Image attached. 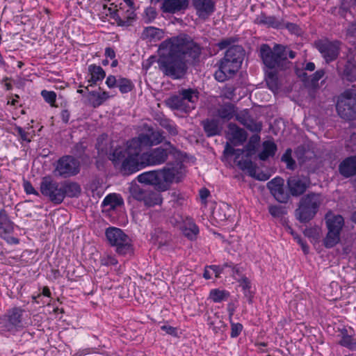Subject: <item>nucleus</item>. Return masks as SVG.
Masks as SVG:
<instances>
[{"mask_svg": "<svg viewBox=\"0 0 356 356\" xmlns=\"http://www.w3.org/2000/svg\"><path fill=\"white\" fill-rule=\"evenodd\" d=\"M159 70L174 79H181L187 71V62L200 60L202 47L191 37L181 34L163 41L159 45Z\"/></svg>", "mask_w": 356, "mask_h": 356, "instance_id": "f257e3e1", "label": "nucleus"}, {"mask_svg": "<svg viewBox=\"0 0 356 356\" xmlns=\"http://www.w3.org/2000/svg\"><path fill=\"white\" fill-rule=\"evenodd\" d=\"M260 56L266 67L270 70H284L288 67L290 62L288 56L293 59L296 57V52L289 50L286 46L275 44L273 48L267 44L260 47Z\"/></svg>", "mask_w": 356, "mask_h": 356, "instance_id": "f03ea898", "label": "nucleus"}, {"mask_svg": "<svg viewBox=\"0 0 356 356\" xmlns=\"http://www.w3.org/2000/svg\"><path fill=\"white\" fill-rule=\"evenodd\" d=\"M323 199L320 193H309L303 195L295 211L296 219L305 223L312 220L318 213Z\"/></svg>", "mask_w": 356, "mask_h": 356, "instance_id": "7ed1b4c3", "label": "nucleus"}, {"mask_svg": "<svg viewBox=\"0 0 356 356\" xmlns=\"http://www.w3.org/2000/svg\"><path fill=\"white\" fill-rule=\"evenodd\" d=\"M108 243L115 248V252L120 255H126L133 252L131 240L121 229L109 227L105 231Z\"/></svg>", "mask_w": 356, "mask_h": 356, "instance_id": "20e7f679", "label": "nucleus"}, {"mask_svg": "<svg viewBox=\"0 0 356 356\" xmlns=\"http://www.w3.org/2000/svg\"><path fill=\"white\" fill-rule=\"evenodd\" d=\"M339 115L346 120L356 119V90L348 89L340 96L337 103Z\"/></svg>", "mask_w": 356, "mask_h": 356, "instance_id": "39448f33", "label": "nucleus"}, {"mask_svg": "<svg viewBox=\"0 0 356 356\" xmlns=\"http://www.w3.org/2000/svg\"><path fill=\"white\" fill-rule=\"evenodd\" d=\"M131 140L128 141V155L122 163V170L126 174H131L145 166L142 159V150L139 147L131 145Z\"/></svg>", "mask_w": 356, "mask_h": 356, "instance_id": "423d86ee", "label": "nucleus"}, {"mask_svg": "<svg viewBox=\"0 0 356 356\" xmlns=\"http://www.w3.org/2000/svg\"><path fill=\"white\" fill-rule=\"evenodd\" d=\"M41 193L47 197L54 204H60L63 201V192L61 183L53 180L50 177H44L40 184Z\"/></svg>", "mask_w": 356, "mask_h": 356, "instance_id": "0eeeda50", "label": "nucleus"}, {"mask_svg": "<svg viewBox=\"0 0 356 356\" xmlns=\"http://www.w3.org/2000/svg\"><path fill=\"white\" fill-rule=\"evenodd\" d=\"M79 172V162L72 156H64L57 161L55 172L66 178L76 175Z\"/></svg>", "mask_w": 356, "mask_h": 356, "instance_id": "6e6552de", "label": "nucleus"}, {"mask_svg": "<svg viewBox=\"0 0 356 356\" xmlns=\"http://www.w3.org/2000/svg\"><path fill=\"white\" fill-rule=\"evenodd\" d=\"M23 310L18 307L10 309L8 314L2 318L0 317V330L12 331L22 327Z\"/></svg>", "mask_w": 356, "mask_h": 356, "instance_id": "1a4fd4ad", "label": "nucleus"}, {"mask_svg": "<svg viewBox=\"0 0 356 356\" xmlns=\"http://www.w3.org/2000/svg\"><path fill=\"white\" fill-rule=\"evenodd\" d=\"M131 140V145L138 146L143 150L145 147L160 143L163 140V136L159 131H154L153 128L149 127L146 134H140L137 138Z\"/></svg>", "mask_w": 356, "mask_h": 356, "instance_id": "9d476101", "label": "nucleus"}, {"mask_svg": "<svg viewBox=\"0 0 356 356\" xmlns=\"http://www.w3.org/2000/svg\"><path fill=\"white\" fill-rule=\"evenodd\" d=\"M310 180L303 175H293L287 179V188L293 197L302 195L310 186Z\"/></svg>", "mask_w": 356, "mask_h": 356, "instance_id": "9b49d317", "label": "nucleus"}, {"mask_svg": "<svg viewBox=\"0 0 356 356\" xmlns=\"http://www.w3.org/2000/svg\"><path fill=\"white\" fill-rule=\"evenodd\" d=\"M316 47L327 63L334 60L339 56L340 42L338 41H319Z\"/></svg>", "mask_w": 356, "mask_h": 356, "instance_id": "f8f14e48", "label": "nucleus"}, {"mask_svg": "<svg viewBox=\"0 0 356 356\" xmlns=\"http://www.w3.org/2000/svg\"><path fill=\"white\" fill-rule=\"evenodd\" d=\"M159 170L148 171L139 175L137 180L142 184L154 186L159 191H165L168 190V186L164 181L161 182Z\"/></svg>", "mask_w": 356, "mask_h": 356, "instance_id": "ddd939ff", "label": "nucleus"}, {"mask_svg": "<svg viewBox=\"0 0 356 356\" xmlns=\"http://www.w3.org/2000/svg\"><path fill=\"white\" fill-rule=\"evenodd\" d=\"M338 69L341 70L343 79L349 81H356V56L351 53L348 54L344 63L339 62Z\"/></svg>", "mask_w": 356, "mask_h": 356, "instance_id": "4468645a", "label": "nucleus"}, {"mask_svg": "<svg viewBox=\"0 0 356 356\" xmlns=\"http://www.w3.org/2000/svg\"><path fill=\"white\" fill-rule=\"evenodd\" d=\"M284 179L282 177H277L273 179L267 184V186L270 193L278 202L286 203L289 200V194L284 188Z\"/></svg>", "mask_w": 356, "mask_h": 356, "instance_id": "2eb2a0df", "label": "nucleus"}, {"mask_svg": "<svg viewBox=\"0 0 356 356\" xmlns=\"http://www.w3.org/2000/svg\"><path fill=\"white\" fill-rule=\"evenodd\" d=\"M168 156L166 149L158 147L150 152L143 153L141 158L145 161V165H154L163 163L167 160Z\"/></svg>", "mask_w": 356, "mask_h": 356, "instance_id": "dca6fc26", "label": "nucleus"}, {"mask_svg": "<svg viewBox=\"0 0 356 356\" xmlns=\"http://www.w3.org/2000/svg\"><path fill=\"white\" fill-rule=\"evenodd\" d=\"M236 119L252 132H260L262 124L253 119L248 110H243L236 115Z\"/></svg>", "mask_w": 356, "mask_h": 356, "instance_id": "f3484780", "label": "nucleus"}, {"mask_svg": "<svg viewBox=\"0 0 356 356\" xmlns=\"http://www.w3.org/2000/svg\"><path fill=\"white\" fill-rule=\"evenodd\" d=\"M196 10L197 15L200 18H207L215 10V3L212 0H191Z\"/></svg>", "mask_w": 356, "mask_h": 356, "instance_id": "a211bd4d", "label": "nucleus"}, {"mask_svg": "<svg viewBox=\"0 0 356 356\" xmlns=\"http://www.w3.org/2000/svg\"><path fill=\"white\" fill-rule=\"evenodd\" d=\"M188 0H163L161 9L165 13H176L187 8Z\"/></svg>", "mask_w": 356, "mask_h": 356, "instance_id": "6ab92c4d", "label": "nucleus"}, {"mask_svg": "<svg viewBox=\"0 0 356 356\" xmlns=\"http://www.w3.org/2000/svg\"><path fill=\"white\" fill-rule=\"evenodd\" d=\"M229 140L234 145L243 144L247 139L246 131L236 124L229 123L228 125Z\"/></svg>", "mask_w": 356, "mask_h": 356, "instance_id": "aec40b11", "label": "nucleus"}, {"mask_svg": "<svg viewBox=\"0 0 356 356\" xmlns=\"http://www.w3.org/2000/svg\"><path fill=\"white\" fill-rule=\"evenodd\" d=\"M96 148L98 155L100 157H105L110 155L113 147V142L108 138V135L102 134L97 138Z\"/></svg>", "mask_w": 356, "mask_h": 356, "instance_id": "412c9836", "label": "nucleus"}, {"mask_svg": "<svg viewBox=\"0 0 356 356\" xmlns=\"http://www.w3.org/2000/svg\"><path fill=\"white\" fill-rule=\"evenodd\" d=\"M15 224L10 219L8 213L4 209H0V237L5 238V235L10 234L14 232Z\"/></svg>", "mask_w": 356, "mask_h": 356, "instance_id": "4be33fe9", "label": "nucleus"}, {"mask_svg": "<svg viewBox=\"0 0 356 356\" xmlns=\"http://www.w3.org/2000/svg\"><path fill=\"white\" fill-rule=\"evenodd\" d=\"M214 115L225 121H229L236 115L235 106L231 103L220 104L216 108Z\"/></svg>", "mask_w": 356, "mask_h": 356, "instance_id": "5701e85b", "label": "nucleus"}, {"mask_svg": "<svg viewBox=\"0 0 356 356\" xmlns=\"http://www.w3.org/2000/svg\"><path fill=\"white\" fill-rule=\"evenodd\" d=\"M340 173L346 177L356 174V155L348 157L341 163L339 167Z\"/></svg>", "mask_w": 356, "mask_h": 356, "instance_id": "b1692460", "label": "nucleus"}, {"mask_svg": "<svg viewBox=\"0 0 356 356\" xmlns=\"http://www.w3.org/2000/svg\"><path fill=\"white\" fill-rule=\"evenodd\" d=\"M201 124L207 137H212L221 134L222 127L216 119H206L202 121Z\"/></svg>", "mask_w": 356, "mask_h": 356, "instance_id": "393cba45", "label": "nucleus"}, {"mask_svg": "<svg viewBox=\"0 0 356 356\" xmlns=\"http://www.w3.org/2000/svg\"><path fill=\"white\" fill-rule=\"evenodd\" d=\"M183 234L190 240L195 239L199 233L198 227L190 218H186L180 226Z\"/></svg>", "mask_w": 356, "mask_h": 356, "instance_id": "a878e982", "label": "nucleus"}, {"mask_svg": "<svg viewBox=\"0 0 356 356\" xmlns=\"http://www.w3.org/2000/svg\"><path fill=\"white\" fill-rule=\"evenodd\" d=\"M166 105L173 110H179L186 113L190 111V106L184 103L182 96L179 92L178 95L170 96L165 100Z\"/></svg>", "mask_w": 356, "mask_h": 356, "instance_id": "bb28decb", "label": "nucleus"}, {"mask_svg": "<svg viewBox=\"0 0 356 356\" xmlns=\"http://www.w3.org/2000/svg\"><path fill=\"white\" fill-rule=\"evenodd\" d=\"M325 220L328 230L340 232L344 225V220L341 216L334 215L331 212L326 214Z\"/></svg>", "mask_w": 356, "mask_h": 356, "instance_id": "cd10ccee", "label": "nucleus"}, {"mask_svg": "<svg viewBox=\"0 0 356 356\" xmlns=\"http://www.w3.org/2000/svg\"><path fill=\"white\" fill-rule=\"evenodd\" d=\"M179 92L182 96L184 103L186 106H190V111L194 109L195 104L199 99V92L197 90L192 88L181 89L179 90Z\"/></svg>", "mask_w": 356, "mask_h": 356, "instance_id": "c85d7f7f", "label": "nucleus"}, {"mask_svg": "<svg viewBox=\"0 0 356 356\" xmlns=\"http://www.w3.org/2000/svg\"><path fill=\"white\" fill-rule=\"evenodd\" d=\"M224 57L241 65L244 57V50L240 45H233L227 50Z\"/></svg>", "mask_w": 356, "mask_h": 356, "instance_id": "c756f323", "label": "nucleus"}, {"mask_svg": "<svg viewBox=\"0 0 356 356\" xmlns=\"http://www.w3.org/2000/svg\"><path fill=\"white\" fill-rule=\"evenodd\" d=\"M254 23L260 25H266L268 27L278 29L282 26V22L274 16H268L264 13L258 15L255 19Z\"/></svg>", "mask_w": 356, "mask_h": 356, "instance_id": "7c9ffc66", "label": "nucleus"}, {"mask_svg": "<svg viewBox=\"0 0 356 356\" xmlns=\"http://www.w3.org/2000/svg\"><path fill=\"white\" fill-rule=\"evenodd\" d=\"M61 188L63 192V199L65 196L76 197L81 192L80 186L75 182H61Z\"/></svg>", "mask_w": 356, "mask_h": 356, "instance_id": "2f4dec72", "label": "nucleus"}, {"mask_svg": "<svg viewBox=\"0 0 356 356\" xmlns=\"http://www.w3.org/2000/svg\"><path fill=\"white\" fill-rule=\"evenodd\" d=\"M88 72L90 74V78L88 80L90 86L96 84L97 81L103 80L106 76V73L102 67L96 65H89Z\"/></svg>", "mask_w": 356, "mask_h": 356, "instance_id": "473e14b6", "label": "nucleus"}, {"mask_svg": "<svg viewBox=\"0 0 356 356\" xmlns=\"http://www.w3.org/2000/svg\"><path fill=\"white\" fill-rule=\"evenodd\" d=\"M128 155V143H127V147L124 148L122 147H118L113 149L111 152H110V155L108 159L113 161L115 165L122 163L123 160Z\"/></svg>", "mask_w": 356, "mask_h": 356, "instance_id": "72a5a7b5", "label": "nucleus"}, {"mask_svg": "<svg viewBox=\"0 0 356 356\" xmlns=\"http://www.w3.org/2000/svg\"><path fill=\"white\" fill-rule=\"evenodd\" d=\"M263 151L260 152L258 157L261 161H266L270 156H273L277 151L276 144L270 140L264 141L262 144Z\"/></svg>", "mask_w": 356, "mask_h": 356, "instance_id": "f704fd0d", "label": "nucleus"}, {"mask_svg": "<svg viewBox=\"0 0 356 356\" xmlns=\"http://www.w3.org/2000/svg\"><path fill=\"white\" fill-rule=\"evenodd\" d=\"M238 165L242 170H247L249 175L252 177L259 180H267L268 179V177L265 175L261 178L256 175V165L250 160L241 161Z\"/></svg>", "mask_w": 356, "mask_h": 356, "instance_id": "c9c22d12", "label": "nucleus"}, {"mask_svg": "<svg viewBox=\"0 0 356 356\" xmlns=\"http://www.w3.org/2000/svg\"><path fill=\"white\" fill-rule=\"evenodd\" d=\"M265 80L268 88L273 92H276L279 90V81L276 71L267 72Z\"/></svg>", "mask_w": 356, "mask_h": 356, "instance_id": "e433bc0d", "label": "nucleus"}, {"mask_svg": "<svg viewBox=\"0 0 356 356\" xmlns=\"http://www.w3.org/2000/svg\"><path fill=\"white\" fill-rule=\"evenodd\" d=\"M160 171V179L161 182L164 181L166 184L171 183L178 172L177 168L175 167H165ZM169 186V185H168Z\"/></svg>", "mask_w": 356, "mask_h": 356, "instance_id": "4c0bfd02", "label": "nucleus"}, {"mask_svg": "<svg viewBox=\"0 0 356 356\" xmlns=\"http://www.w3.org/2000/svg\"><path fill=\"white\" fill-rule=\"evenodd\" d=\"M143 202L145 205L150 207L161 204L162 198L159 193L147 191Z\"/></svg>", "mask_w": 356, "mask_h": 356, "instance_id": "58836bf2", "label": "nucleus"}, {"mask_svg": "<svg viewBox=\"0 0 356 356\" xmlns=\"http://www.w3.org/2000/svg\"><path fill=\"white\" fill-rule=\"evenodd\" d=\"M220 65L225 72H228L229 74L233 76L238 70L241 65L223 57L220 60Z\"/></svg>", "mask_w": 356, "mask_h": 356, "instance_id": "ea45409f", "label": "nucleus"}, {"mask_svg": "<svg viewBox=\"0 0 356 356\" xmlns=\"http://www.w3.org/2000/svg\"><path fill=\"white\" fill-rule=\"evenodd\" d=\"M123 204L122 197L115 193L108 195L103 200L102 205L104 207L109 206L111 209L120 206Z\"/></svg>", "mask_w": 356, "mask_h": 356, "instance_id": "a19ab883", "label": "nucleus"}, {"mask_svg": "<svg viewBox=\"0 0 356 356\" xmlns=\"http://www.w3.org/2000/svg\"><path fill=\"white\" fill-rule=\"evenodd\" d=\"M343 337L339 341V343L344 347H346L352 350H356V340H354L351 336L347 334L346 330H343L341 332Z\"/></svg>", "mask_w": 356, "mask_h": 356, "instance_id": "79ce46f5", "label": "nucleus"}, {"mask_svg": "<svg viewBox=\"0 0 356 356\" xmlns=\"http://www.w3.org/2000/svg\"><path fill=\"white\" fill-rule=\"evenodd\" d=\"M340 232L328 230L327 234L324 239V245L326 248H332L339 241Z\"/></svg>", "mask_w": 356, "mask_h": 356, "instance_id": "37998d69", "label": "nucleus"}, {"mask_svg": "<svg viewBox=\"0 0 356 356\" xmlns=\"http://www.w3.org/2000/svg\"><path fill=\"white\" fill-rule=\"evenodd\" d=\"M90 95L95 98L92 102L95 107L102 105L110 97L108 93L106 91H103L102 92L97 91H91L90 92Z\"/></svg>", "mask_w": 356, "mask_h": 356, "instance_id": "c03bdc74", "label": "nucleus"}, {"mask_svg": "<svg viewBox=\"0 0 356 356\" xmlns=\"http://www.w3.org/2000/svg\"><path fill=\"white\" fill-rule=\"evenodd\" d=\"M229 294L226 291H221L219 289H213L211 291L209 297L214 302H220L223 300L227 299Z\"/></svg>", "mask_w": 356, "mask_h": 356, "instance_id": "a18cd8bd", "label": "nucleus"}, {"mask_svg": "<svg viewBox=\"0 0 356 356\" xmlns=\"http://www.w3.org/2000/svg\"><path fill=\"white\" fill-rule=\"evenodd\" d=\"M119 88L120 91L122 93H127L130 92L134 86L132 82L126 78H120L118 80V86Z\"/></svg>", "mask_w": 356, "mask_h": 356, "instance_id": "49530a36", "label": "nucleus"}, {"mask_svg": "<svg viewBox=\"0 0 356 356\" xmlns=\"http://www.w3.org/2000/svg\"><path fill=\"white\" fill-rule=\"evenodd\" d=\"M282 161L286 164V168L293 170L296 166V162L291 156V149H287L281 158Z\"/></svg>", "mask_w": 356, "mask_h": 356, "instance_id": "de8ad7c7", "label": "nucleus"}, {"mask_svg": "<svg viewBox=\"0 0 356 356\" xmlns=\"http://www.w3.org/2000/svg\"><path fill=\"white\" fill-rule=\"evenodd\" d=\"M147 191L143 190L138 186H132L130 188V193L133 197L138 201H142L145 198V195Z\"/></svg>", "mask_w": 356, "mask_h": 356, "instance_id": "09e8293b", "label": "nucleus"}, {"mask_svg": "<svg viewBox=\"0 0 356 356\" xmlns=\"http://www.w3.org/2000/svg\"><path fill=\"white\" fill-rule=\"evenodd\" d=\"M230 268V273L232 276L237 281V279L242 278V277H245L243 275L244 269L243 267L238 265H232L228 264V267Z\"/></svg>", "mask_w": 356, "mask_h": 356, "instance_id": "8fccbe9b", "label": "nucleus"}, {"mask_svg": "<svg viewBox=\"0 0 356 356\" xmlns=\"http://www.w3.org/2000/svg\"><path fill=\"white\" fill-rule=\"evenodd\" d=\"M268 211L270 215L275 218H280L286 213V211L283 207L275 205L269 206Z\"/></svg>", "mask_w": 356, "mask_h": 356, "instance_id": "3c124183", "label": "nucleus"}, {"mask_svg": "<svg viewBox=\"0 0 356 356\" xmlns=\"http://www.w3.org/2000/svg\"><path fill=\"white\" fill-rule=\"evenodd\" d=\"M325 71L323 70H317L314 74L311 76L309 81L310 85L314 88L318 86V81L323 77Z\"/></svg>", "mask_w": 356, "mask_h": 356, "instance_id": "603ef678", "label": "nucleus"}, {"mask_svg": "<svg viewBox=\"0 0 356 356\" xmlns=\"http://www.w3.org/2000/svg\"><path fill=\"white\" fill-rule=\"evenodd\" d=\"M41 95L46 102L49 103L51 106H54L56 99V94L54 91L42 90Z\"/></svg>", "mask_w": 356, "mask_h": 356, "instance_id": "864d4df0", "label": "nucleus"}, {"mask_svg": "<svg viewBox=\"0 0 356 356\" xmlns=\"http://www.w3.org/2000/svg\"><path fill=\"white\" fill-rule=\"evenodd\" d=\"M214 76L216 79L220 82L225 81L228 78L232 76L228 72H225L224 69L221 67V65H219V69L215 72Z\"/></svg>", "mask_w": 356, "mask_h": 356, "instance_id": "5fc2aeb1", "label": "nucleus"}, {"mask_svg": "<svg viewBox=\"0 0 356 356\" xmlns=\"http://www.w3.org/2000/svg\"><path fill=\"white\" fill-rule=\"evenodd\" d=\"M161 125L166 129L171 135L175 136L178 133L176 127L168 119L162 120L161 122Z\"/></svg>", "mask_w": 356, "mask_h": 356, "instance_id": "6e6d98bb", "label": "nucleus"}, {"mask_svg": "<svg viewBox=\"0 0 356 356\" xmlns=\"http://www.w3.org/2000/svg\"><path fill=\"white\" fill-rule=\"evenodd\" d=\"M156 17V12L152 7H149L145 9L144 21L145 23H149L154 20Z\"/></svg>", "mask_w": 356, "mask_h": 356, "instance_id": "4d7b16f0", "label": "nucleus"}, {"mask_svg": "<svg viewBox=\"0 0 356 356\" xmlns=\"http://www.w3.org/2000/svg\"><path fill=\"white\" fill-rule=\"evenodd\" d=\"M159 29L152 26L147 27L143 32V37L144 38H154L159 33Z\"/></svg>", "mask_w": 356, "mask_h": 356, "instance_id": "13d9d810", "label": "nucleus"}, {"mask_svg": "<svg viewBox=\"0 0 356 356\" xmlns=\"http://www.w3.org/2000/svg\"><path fill=\"white\" fill-rule=\"evenodd\" d=\"M86 147L83 143H79L75 145L73 149V153L78 157H81L85 152Z\"/></svg>", "mask_w": 356, "mask_h": 356, "instance_id": "bf43d9fd", "label": "nucleus"}, {"mask_svg": "<svg viewBox=\"0 0 356 356\" xmlns=\"http://www.w3.org/2000/svg\"><path fill=\"white\" fill-rule=\"evenodd\" d=\"M235 42L236 39L234 38H227L220 40L217 45L219 47V49L222 50L227 48L228 46L231 45Z\"/></svg>", "mask_w": 356, "mask_h": 356, "instance_id": "052dcab7", "label": "nucleus"}, {"mask_svg": "<svg viewBox=\"0 0 356 356\" xmlns=\"http://www.w3.org/2000/svg\"><path fill=\"white\" fill-rule=\"evenodd\" d=\"M242 328L243 326L241 323H232L231 328V337L232 338L238 337L240 334Z\"/></svg>", "mask_w": 356, "mask_h": 356, "instance_id": "680f3d73", "label": "nucleus"}, {"mask_svg": "<svg viewBox=\"0 0 356 356\" xmlns=\"http://www.w3.org/2000/svg\"><path fill=\"white\" fill-rule=\"evenodd\" d=\"M237 282L239 283V286L242 288L243 291L251 289V282L246 276L237 279Z\"/></svg>", "mask_w": 356, "mask_h": 356, "instance_id": "e2e57ef3", "label": "nucleus"}, {"mask_svg": "<svg viewBox=\"0 0 356 356\" xmlns=\"http://www.w3.org/2000/svg\"><path fill=\"white\" fill-rule=\"evenodd\" d=\"M101 263L105 266L116 265L118 260L113 256L107 255L101 259Z\"/></svg>", "mask_w": 356, "mask_h": 356, "instance_id": "0e129e2a", "label": "nucleus"}, {"mask_svg": "<svg viewBox=\"0 0 356 356\" xmlns=\"http://www.w3.org/2000/svg\"><path fill=\"white\" fill-rule=\"evenodd\" d=\"M227 267H228L227 263L223 264L222 266H216V265H212V266H209V268H211L215 273L216 277H219L220 275L222 273L223 270Z\"/></svg>", "mask_w": 356, "mask_h": 356, "instance_id": "69168bd1", "label": "nucleus"}, {"mask_svg": "<svg viewBox=\"0 0 356 356\" xmlns=\"http://www.w3.org/2000/svg\"><path fill=\"white\" fill-rule=\"evenodd\" d=\"M210 327L213 330V332H218L221 328L225 327L224 323L220 321L217 319L216 322L212 321L209 323Z\"/></svg>", "mask_w": 356, "mask_h": 356, "instance_id": "338daca9", "label": "nucleus"}, {"mask_svg": "<svg viewBox=\"0 0 356 356\" xmlns=\"http://www.w3.org/2000/svg\"><path fill=\"white\" fill-rule=\"evenodd\" d=\"M257 145L254 144L248 143L245 147L246 157L252 156L256 152Z\"/></svg>", "mask_w": 356, "mask_h": 356, "instance_id": "774afa93", "label": "nucleus"}]
</instances>
